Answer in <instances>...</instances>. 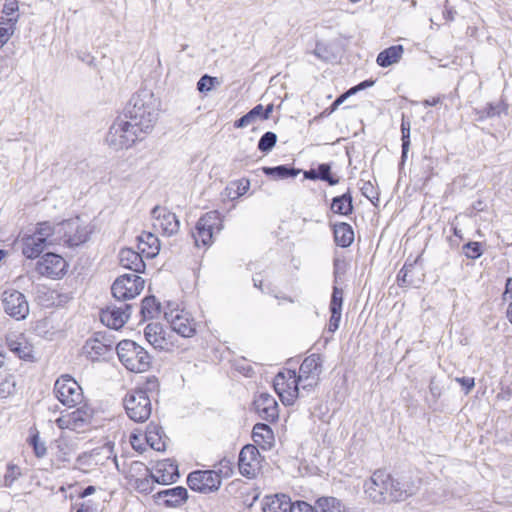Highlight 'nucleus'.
<instances>
[{"label": "nucleus", "mask_w": 512, "mask_h": 512, "mask_svg": "<svg viewBox=\"0 0 512 512\" xmlns=\"http://www.w3.org/2000/svg\"><path fill=\"white\" fill-rule=\"evenodd\" d=\"M16 245H22V253L27 259H32V238L24 234L15 242Z\"/></svg>", "instance_id": "obj_50"}, {"label": "nucleus", "mask_w": 512, "mask_h": 512, "mask_svg": "<svg viewBox=\"0 0 512 512\" xmlns=\"http://www.w3.org/2000/svg\"><path fill=\"white\" fill-rule=\"evenodd\" d=\"M140 249L147 257L153 258L160 251V241L154 234L143 232L139 237Z\"/></svg>", "instance_id": "obj_32"}, {"label": "nucleus", "mask_w": 512, "mask_h": 512, "mask_svg": "<svg viewBox=\"0 0 512 512\" xmlns=\"http://www.w3.org/2000/svg\"><path fill=\"white\" fill-rule=\"evenodd\" d=\"M57 399L65 406L74 407L83 400V392L80 385L69 375H62L54 385Z\"/></svg>", "instance_id": "obj_9"}, {"label": "nucleus", "mask_w": 512, "mask_h": 512, "mask_svg": "<svg viewBox=\"0 0 512 512\" xmlns=\"http://www.w3.org/2000/svg\"><path fill=\"white\" fill-rule=\"evenodd\" d=\"M68 264L66 260L52 252H48L37 260L35 270L43 277L50 279H61L67 272Z\"/></svg>", "instance_id": "obj_13"}, {"label": "nucleus", "mask_w": 512, "mask_h": 512, "mask_svg": "<svg viewBox=\"0 0 512 512\" xmlns=\"http://www.w3.org/2000/svg\"><path fill=\"white\" fill-rule=\"evenodd\" d=\"M165 332L161 324L149 323L144 329L146 340L157 350H165L168 342L165 338Z\"/></svg>", "instance_id": "obj_28"}, {"label": "nucleus", "mask_w": 512, "mask_h": 512, "mask_svg": "<svg viewBox=\"0 0 512 512\" xmlns=\"http://www.w3.org/2000/svg\"><path fill=\"white\" fill-rule=\"evenodd\" d=\"M143 288L142 277L137 274H124L114 281L111 291L117 300L126 301L139 295Z\"/></svg>", "instance_id": "obj_11"}, {"label": "nucleus", "mask_w": 512, "mask_h": 512, "mask_svg": "<svg viewBox=\"0 0 512 512\" xmlns=\"http://www.w3.org/2000/svg\"><path fill=\"white\" fill-rule=\"evenodd\" d=\"M262 105L258 104L253 107L248 113L239 118L234 122L235 128H245L253 123H255L258 119L262 120Z\"/></svg>", "instance_id": "obj_40"}, {"label": "nucleus", "mask_w": 512, "mask_h": 512, "mask_svg": "<svg viewBox=\"0 0 512 512\" xmlns=\"http://www.w3.org/2000/svg\"><path fill=\"white\" fill-rule=\"evenodd\" d=\"M261 455L255 445H245L240 453L238 466L240 473L247 478H254L261 467Z\"/></svg>", "instance_id": "obj_16"}, {"label": "nucleus", "mask_w": 512, "mask_h": 512, "mask_svg": "<svg viewBox=\"0 0 512 512\" xmlns=\"http://www.w3.org/2000/svg\"><path fill=\"white\" fill-rule=\"evenodd\" d=\"M223 228L220 214L217 211H210L204 214L196 223L192 236L196 246H209L213 242L214 231H221Z\"/></svg>", "instance_id": "obj_8"}, {"label": "nucleus", "mask_w": 512, "mask_h": 512, "mask_svg": "<svg viewBox=\"0 0 512 512\" xmlns=\"http://www.w3.org/2000/svg\"><path fill=\"white\" fill-rule=\"evenodd\" d=\"M402 54V45H394L380 52L377 56L376 62L381 67H388L397 63L401 59Z\"/></svg>", "instance_id": "obj_33"}, {"label": "nucleus", "mask_w": 512, "mask_h": 512, "mask_svg": "<svg viewBox=\"0 0 512 512\" xmlns=\"http://www.w3.org/2000/svg\"><path fill=\"white\" fill-rule=\"evenodd\" d=\"M318 179L326 181L329 185H336L339 180L331 175V167L329 164H320L317 168Z\"/></svg>", "instance_id": "obj_46"}, {"label": "nucleus", "mask_w": 512, "mask_h": 512, "mask_svg": "<svg viewBox=\"0 0 512 512\" xmlns=\"http://www.w3.org/2000/svg\"><path fill=\"white\" fill-rule=\"evenodd\" d=\"M277 135L274 132L264 133L258 141V149L263 153H269L276 145Z\"/></svg>", "instance_id": "obj_45"}, {"label": "nucleus", "mask_w": 512, "mask_h": 512, "mask_svg": "<svg viewBox=\"0 0 512 512\" xmlns=\"http://www.w3.org/2000/svg\"><path fill=\"white\" fill-rule=\"evenodd\" d=\"M393 488L394 478L384 470L375 471L364 484L366 495L375 503L391 501Z\"/></svg>", "instance_id": "obj_5"}, {"label": "nucleus", "mask_w": 512, "mask_h": 512, "mask_svg": "<svg viewBox=\"0 0 512 512\" xmlns=\"http://www.w3.org/2000/svg\"><path fill=\"white\" fill-rule=\"evenodd\" d=\"M273 386L284 405H293L299 397L301 383L295 370L279 372L274 378Z\"/></svg>", "instance_id": "obj_6"}, {"label": "nucleus", "mask_w": 512, "mask_h": 512, "mask_svg": "<svg viewBox=\"0 0 512 512\" xmlns=\"http://www.w3.org/2000/svg\"><path fill=\"white\" fill-rule=\"evenodd\" d=\"M463 252L469 259H477L483 254L481 244L479 242H468L463 246Z\"/></svg>", "instance_id": "obj_47"}, {"label": "nucleus", "mask_w": 512, "mask_h": 512, "mask_svg": "<svg viewBox=\"0 0 512 512\" xmlns=\"http://www.w3.org/2000/svg\"><path fill=\"white\" fill-rule=\"evenodd\" d=\"M504 301L512 302V278H508L505 285V291L503 293Z\"/></svg>", "instance_id": "obj_62"}, {"label": "nucleus", "mask_w": 512, "mask_h": 512, "mask_svg": "<svg viewBox=\"0 0 512 512\" xmlns=\"http://www.w3.org/2000/svg\"><path fill=\"white\" fill-rule=\"evenodd\" d=\"M178 466L171 460H164L158 462L154 473H150V477L153 482L158 484H171L179 478Z\"/></svg>", "instance_id": "obj_20"}, {"label": "nucleus", "mask_w": 512, "mask_h": 512, "mask_svg": "<svg viewBox=\"0 0 512 512\" xmlns=\"http://www.w3.org/2000/svg\"><path fill=\"white\" fill-rule=\"evenodd\" d=\"M221 482V475L214 470H196L187 477L190 489L204 494L216 492Z\"/></svg>", "instance_id": "obj_12"}, {"label": "nucleus", "mask_w": 512, "mask_h": 512, "mask_svg": "<svg viewBox=\"0 0 512 512\" xmlns=\"http://www.w3.org/2000/svg\"><path fill=\"white\" fill-rule=\"evenodd\" d=\"M19 475H20L19 467L15 466V465H9L7 468V472L4 475V485L11 486Z\"/></svg>", "instance_id": "obj_54"}, {"label": "nucleus", "mask_w": 512, "mask_h": 512, "mask_svg": "<svg viewBox=\"0 0 512 512\" xmlns=\"http://www.w3.org/2000/svg\"><path fill=\"white\" fill-rule=\"evenodd\" d=\"M165 318L170 322L171 328L182 337H192L195 334L194 321L185 315L173 311L165 313Z\"/></svg>", "instance_id": "obj_23"}, {"label": "nucleus", "mask_w": 512, "mask_h": 512, "mask_svg": "<svg viewBox=\"0 0 512 512\" xmlns=\"http://www.w3.org/2000/svg\"><path fill=\"white\" fill-rule=\"evenodd\" d=\"M7 345L11 352L20 359L30 360L32 357V344L24 333H10L7 338Z\"/></svg>", "instance_id": "obj_21"}, {"label": "nucleus", "mask_w": 512, "mask_h": 512, "mask_svg": "<svg viewBox=\"0 0 512 512\" xmlns=\"http://www.w3.org/2000/svg\"><path fill=\"white\" fill-rule=\"evenodd\" d=\"M132 306L123 303L120 306L108 307L101 311V322L111 329L118 330L124 326L130 317Z\"/></svg>", "instance_id": "obj_18"}, {"label": "nucleus", "mask_w": 512, "mask_h": 512, "mask_svg": "<svg viewBox=\"0 0 512 512\" xmlns=\"http://www.w3.org/2000/svg\"><path fill=\"white\" fill-rule=\"evenodd\" d=\"M155 498L157 501L162 502L166 507H180L186 503L188 499V491L182 486L173 487L159 491Z\"/></svg>", "instance_id": "obj_22"}, {"label": "nucleus", "mask_w": 512, "mask_h": 512, "mask_svg": "<svg viewBox=\"0 0 512 512\" xmlns=\"http://www.w3.org/2000/svg\"><path fill=\"white\" fill-rule=\"evenodd\" d=\"M162 428L157 424L150 423L147 427L146 439L150 446L160 451L164 448V443L161 441Z\"/></svg>", "instance_id": "obj_39"}, {"label": "nucleus", "mask_w": 512, "mask_h": 512, "mask_svg": "<svg viewBox=\"0 0 512 512\" xmlns=\"http://www.w3.org/2000/svg\"><path fill=\"white\" fill-rule=\"evenodd\" d=\"M56 245H60L58 223L53 224L50 221L37 223L34 228V254Z\"/></svg>", "instance_id": "obj_14"}, {"label": "nucleus", "mask_w": 512, "mask_h": 512, "mask_svg": "<svg viewBox=\"0 0 512 512\" xmlns=\"http://www.w3.org/2000/svg\"><path fill=\"white\" fill-rule=\"evenodd\" d=\"M124 407L128 417L135 422H145L151 415V401L141 389L133 390L124 398Z\"/></svg>", "instance_id": "obj_7"}, {"label": "nucleus", "mask_w": 512, "mask_h": 512, "mask_svg": "<svg viewBox=\"0 0 512 512\" xmlns=\"http://www.w3.org/2000/svg\"><path fill=\"white\" fill-rule=\"evenodd\" d=\"M17 10H18V4H17L16 0H6L5 4L3 6V10H2V13H3L2 17H4V18L15 17L16 21H17L18 20Z\"/></svg>", "instance_id": "obj_52"}, {"label": "nucleus", "mask_w": 512, "mask_h": 512, "mask_svg": "<svg viewBox=\"0 0 512 512\" xmlns=\"http://www.w3.org/2000/svg\"><path fill=\"white\" fill-rule=\"evenodd\" d=\"M401 133H402V154H401V164L407 159L408 151L410 148V122L402 119L401 123Z\"/></svg>", "instance_id": "obj_44"}, {"label": "nucleus", "mask_w": 512, "mask_h": 512, "mask_svg": "<svg viewBox=\"0 0 512 512\" xmlns=\"http://www.w3.org/2000/svg\"><path fill=\"white\" fill-rule=\"evenodd\" d=\"M262 171L267 176H274L278 179L294 178L300 173V169L279 165L276 167H263Z\"/></svg>", "instance_id": "obj_35"}, {"label": "nucleus", "mask_w": 512, "mask_h": 512, "mask_svg": "<svg viewBox=\"0 0 512 512\" xmlns=\"http://www.w3.org/2000/svg\"><path fill=\"white\" fill-rule=\"evenodd\" d=\"M374 83H375L374 80L368 79V80H365V81L359 83L358 85H356L354 87H351L348 91L350 92L351 95H354L361 90H364L368 87H372L374 85Z\"/></svg>", "instance_id": "obj_60"}, {"label": "nucleus", "mask_w": 512, "mask_h": 512, "mask_svg": "<svg viewBox=\"0 0 512 512\" xmlns=\"http://www.w3.org/2000/svg\"><path fill=\"white\" fill-rule=\"evenodd\" d=\"M55 422L60 429H70L77 431V425L74 424V420H72L70 413L57 418Z\"/></svg>", "instance_id": "obj_53"}, {"label": "nucleus", "mask_w": 512, "mask_h": 512, "mask_svg": "<svg viewBox=\"0 0 512 512\" xmlns=\"http://www.w3.org/2000/svg\"><path fill=\"white\" fill-rule=\"evenodd\" d=\"M252 438L256 445L263 449H269L272 446L274 435L267 424L257 423L253 427Z\"/></svg>", "instance_id": "obj_29"}, {"label": "nucleus", "mask_w": 512, "mask_h": 512, "mask_svg": "<svg viewBox=\"0 0 512 512\" xmlns=\"http://www.w3.org/2000/svg\"><path fill=\"white\" fill-rule=\"evenodd\" d=\"M331 209L334 213L341 215H349L353 211L352 197L350 193L333 198Z\"/></svg>", "instance_id": "obj_34"}, {"label": "nucleus", "mask_w": 512, "mask_h": 512, "mask_svg": "<svg viewBox=\"0 0 512 512\" xmlns=\"http://www.w3.org/2000/svg\"><path fill=\"white\" fill-rule=\"evenodd\" d=\"M161 110V101L151 90L141 89L129 100L125 116L141 127L144 134H149L156 125Z\"/></svg>", "instance_id": "obj_1"}, {"label": "nucleus", "mask_w": 512, "mask_h": 512, "mask_svg": "<svg viewBox=\"0 0 512 512\" xmlns=\"http://www.w3.org/2000/svg\"><path fill=\"white\" fill-rule=\"evenodd\" d=\"M323 371V360L319 354L307 356L300 365L298 381L302 390H310L316 387Z\"/></svg>", "instance_id": "obj_10"}, {"label": "nucleus", "mask_w": 512, "mask_h": 512, "mask_svg": "<svg viewBox=\"0 0 512 512\" xmlns=\"http://www.w3.org/2000/svg\"><path fill=\"white\" fill-rule=\"evenodd\" d=\"M36 294V300L43 307L61 306L69 300L67 294L46 287L38 288Z\"/></svg>", "instance_id": "obj_25"}, {"label": "nucleus", "mask_w": 512, "mask_h": 512, "mask_svg": "<svg viewBox=\"0 0 512 512\" xmlns=\"http://www.w3.org/2000/svg\"><path fill=\"white\" fill-rule=\"evenodd\" d=\"M216 77H211L207 74L203 75L197 82V89L201 93H206L212 90L215 83H217Z\"/></svg>", "instance_id": "obj_48"}, {"label": "nucleus", "mask_w": 512, "mask_h": 512, "mask_svg": "<svg viewBox=\"0 0 512 512\" xmlns=\"http://www.w3.org/2000/svg\"><path fill=\"white\" fill-rule=\"evenodd\" d=\"M76 512H97V508L90 501L82 503Z\"/></svg>", "instance_id": "obj_64"}, {"label": "nucleus", "mask_w": 512, "mask_h": 512, "mask_svg": "<svg viewBox=\"0 0 512 512\" xmlns=\"http://www.w3.org/2000/svg\"><path fill=\"white\" fill-rule=\"evenodd\" d=\"M140 129L141 127L135 126L134 122L126 118L125 115L118 117L109 128L106 142L110 148L116 151L129 149L146 135Z\"/></svg>", "instance_id": "obj_2"}, {"label": "nucleus", "mask_w": 512, "mask_h": 512, "mask_svg": "<svg viewBox=\"0 0 512 512\" xmlns=\"http://www.w3.org/2000/svg\"><path fill=\"white\" fill-rule=\"evenodd\" d=\"M254 406L258 415L266 421L273 422L279 416L278 403L270 394H260L255 399Z\"/></svg>", "instance_id": "obj_19"}, {"label": "nucleus", "mask_w": 512, "mask_h": 512, "mask_svg": "<svg viewBox=\"0 0 512 512\" xmlns=\"http://www.w3.org/2000/svg\"><path fill=\"white\" fill-rule=\"evenodd\" d=\"M342 304L343 290L335 286L333 288L329 309L342 311Z\"/></svg>", "instance_id": "obj_49"}, {"label": "nucleus", "mask_w": 512, "mask_h": 512, "mask_svg": "<svg viewBox=\"0 0 512 512\" xmlns=\"http://www.w3.org/2000/svg\"><path fill=\"white\" fill-rule=\"evenodd\" d=\"M291 499L286 494L266 495L262 500L263 512H288Z\"/></svg>", "instance_id": "obj_27"}, {"label": "nucleus", "mask_w": 512, "mask_h": 512, "mask_svg": "<svg viewBox=\"0 0 512 512\" xmlns=\"http://www.w3.org/2000/svg\"><path fill=\"white\" fill-rule=\"evenodd\" d=\"M455 381L461 385L465 395H468L475 386V380L472 377H456Z\"/></svg>", "instance_id": "obj_56"}, {"label": "nucleus", "mask_w": 512, "mask_h": 512, "mask_svg": "<svg viewBox=\"0 0 512 512\" xmlns=\"http://www.w3.org/2000/svg\"><path fill=\"white\" fill-rule=\"evenodd\" d=\"M119 263L123 268L133 271L134 274L143 273L146 267L142 256L130 248L120 250Z\"/></svg>", "instance_id": "obj_24"}, {"label": "nucleus", "mask_w": 512, "mask_h": 512, "mask_svg": "<svg viewBox=\"0 0 512 512\" xmlns=\"http://www.w3.org/2000/svg\"><path fill=\"white\" fill-rule=\"evenodd\" d=\"M419 480H402L394 479V488L391 493V501H403L408 497L417 493L419 489Z\"/></svg>", "instance_id": "obj_26"}, {"label": "nucleus", "mask_w": 512, "mask_h": 512, "mask_svg": "<svg viewBox=\"0 0 512 512\" xmlns=\"http://www.w3.org/2000/svg\"><path fill=\"white\" fill-rule=\"evenodd\" d=\"M153 227L163 235L172 236L176 234L180 227V222L176 215L165 207L156 206L151 211Z\"/></svg>", "instance_id": "obj_17"}, {"label": "nucleus", "mask_w": 512, "mask_h": 512, "mask_svg": "<svg viewBox=\"0 0 512 512\" xmlns=\"http://www.w3.org/2000/svg\"><path fill=\"white\" fill-rule=\"evenodd\" d=\"M154 482L152 481L151 477H147L145 479H142L139 481L137 488H139L141 491H150L152 489L151 484Z\"/></svg>", "instance_id": "obj_63"}, {"label": "nucleus", "mask_w": 512, "mask_h": 512, "mask_svg": "<svg viewBox=\"0 0 512 512\" xmlns=\"http://www.w3.org/2000/svg\"><path fill=\"white\" fill-rule=\"evenodd\" d=\"M47 453V447L44 442L39 440L38 433H34V455L41 458Z\"/></svg>", "instance_id": "obj_59"}, {"label": "nucleus", "mask_w": 512, "mask_h": 512, "mask_svg": "<svg viewBox=\"0 0 512 512\" xmlns=\"http://www.w3.org/2000/svg\"><path fill=\"white\" fill-rule=\"evenodd\" d=\"M83 350L87 357L94 361L110 352L111 345L104 343L99 338H92L86 341Z\"/></svg>", "instance_id": "obj_30"}, {"label": "nucleus", "mask_w": 512, "mask_h": 512, "mask_svg": "<svg viewBox=\"0 0 512 512\" xmlns=\"http://www.w3.org/2000/svg\"><path fill=\"white\" fill-rule=\"evenodd\" d=\"M360 190L362 195L365 196L367 199L371 201H373V199L378 200V193L370 181L363 182V185L361 186Z\"/></svg>", "instance_id": "obj_55"}, {"label": "nucleus", "mask_w": 512, "mask_h": 512, "mask_svg": "<svg viewBox=\"0 0 512 512\" xmlns=\"http://www.w3.org/2000/svg\"><path fill=\"white\" fill-rule=\"evenodd\" d=\"M5 312L11 317L21 320L29 314V304L26 297L19 291L6 290L2 294Z\"/></svg>", "instance_id": "obj_15"}, {"label": "nucleus", "mask_w": 512, "mask_h": 512, "mask_svg": "<svg viewBox=\"0 0 512 512\" xmlns=\"http://www.w3.org/2000/svg\"><path fill=\"white\" fill-rule=\"evenodd\" d=\"M316 504V512H345L344 505L335 497L319 498Z\"/></svg>", "instance_id": "obj_36"}, {"label": "nucleus", "mask_w": 512, "mask_h": 512, "mask_svg": "<svg viewBox=\"0 0 512 512\" xmlns=\"http://www.w3.org/2000/svg\"><path fill=\"white\" fill-rule=\"evenodd\" d=\"M334 240L340 247H349L354 241V231L351 225L345 222L335 224Z\"/></svg>", "instance_id": "obj_31"}, {"label": "nucleus", "mask_w": 512, "mask_h": 512, "mask_svg": "<svg viewBox=\"0 0 512 512\" xmlns=\"http://www.w3.org/2000/svg\"><path fill=\"white\" fill-rule=\"evenodd\" d=\"M413 266L414 265L412 263L408 264L406 262L404 264V266L402 267V269L399 271L398 276H397V281H398L399 286L406 287V286L411 285V280L408 279V273L411 271Z\"/></svg>", "instance_id": "obj_51"}, {"label": "nucleus", "mask_w": 512, "mask_h": 512, "mask_svg": "<svg viewBox=\"0 0 512 512\" xmlns=\"http://www.w3.org/2000/svg\"><path fill=\"white\" fill-rule=\"evenodd\" d=\"M160 313V303L154 296L145 297L141 303V314L143 318H154Z\"/></svg>", "instance_id": "obj_41"}, {"label": "nucleus", "mask_w": 512, "mask_h": 512, "mask_svg": "<svg viewBox=\"0 0 512 512\" xmlns=\"http://www.w3.org/2000/svg\"><path fill=\"white\" fill-rule=\"evenodd\" d=\"M16 381L13 375H0V399H5L15 392Z\"/></svg>", "instance_id": "obj_43"}, {"label": "nucleus", "mask_w": 512, "mask_h": 512, "mask_svg": "<svg viewBox=\"0 0 512 512\" xmlns=\"http://www.w3.org/2000/svg\"><path fill=\"white\" fill-rule=\"evenodd\" d=\"M117 355L120 362L130 371L142 373L151 366V356L132 340H122L118 343Z\"/></svg>", "instance_id": "obj_3"}, {"label": "nucleus", "mask_w": 512, "mask_h": 512, "mask_svg": "<svg viewBox=\"0 0 512 512\" xmlns=\"http://www.w3.org/2000/svg\"><path fill=\"white\" fill-rule=\"evenodd\" d=\"M15 24H16L15 17H8V18L1 17V19H0V48L3 47L9 41L11 36L13 35L14 30H15Z\"/></svg>", "instance_id": "obj_38"}, {"label": "nucleus", "mask_w": 512, "mask_h": 512, "mask_svg": "<svg viewBox=\"0 0 512 512\" xmlns=\"http://www.w3.org/2000/svg\"><path fill=\"white\" fill-rule=\"evenodd\" d=\"M58 232L60 244L72 248L87 242L92 233V228L79 217H75L58 223Z\"/></svg>", "instance_id": "obj_4"}, {"label": "nucleus", "mask_w": 512, "mask_h": 512, "mask_svg": "<svg viewBox=\"0 0 512 512\" xmlns=\"http://www.w3.org/2000/svg\"><path fill=\"white\" fill-rule=\"evenodd\" d=\"M72 420L77 425V430L84 428V426L91 423L93 418V410L88 406H82L75 411L71 412Z\"/></svg>", "instance_id": "obj_37"}, {"label": "nucleus", "mask_w": 512, "mask_h": 512, "mask_svg": "<svg viewBox=\"0 0 512 512\" xmlns=\"http://www.w3.org/2000/svg\"><path fill=\"white\" fill-rule=\"evenodd\" d=\"M331 316L328 323L329 332L334 333L338 328L341 320V311L330 310Z\"/></svg>", "instance_id": "obj_58"}, {"label": "nucleus", "mask_w": 512, "mask_h": 512, "mask_svg": "<svg viewBox=\"0 0 512 512\" xmlns=\"http://www.w3.org/2000/svg\"><path fill=\"white\" fill-rule=\"evenodd\" d=\"M352 96L350 92L347 90L345 93L341 94L331 105L330 111H335L348 97Z\"/></svg>", "instance_id": "obj_61"}, {"label": "nucleus", "mask_w": 512, "mask_h": 512, "mask_svg": "<svg viewBox=\"0 0 512 512\" xmlns=\"http://www.w3.org/2000/svg\"><path fill=\"white\" fill-rule=\"evenodd\" d=\"M289 512H316V509L305 501L291 502Z\"/></svg>", "instance_id": "obj_57"}, {"label": "nucleus", "mask_w": 512, "mask_h": 512, "mask_svg": "<svg viewBox=\"0 0 512 512\" xmlns=\"http://www.w3.org/2000/svg\"><path fill=\"white\" fill-rule=\"evenodd\" d=\"M250 188V181L249 179L242 178L239 180H236L230 184L226 188V191H228V196L231 199L239 198L240 196L244 195Z\"/></svg>", "instance_id": "obj_42"}]
</instances>
